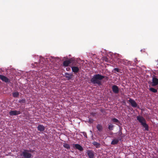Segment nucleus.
Instances as JSON below:
<instances>
[{"instance_id": "31", "label": "nucleus", "mask_w": 158, "mask_h": 158, "mask_svg": "<svg viewBox=\"0 0 158 158\" xmlns=\"http://www.w3.org/2000/svg\"><path fill=\"white\" fill-rule=\"evenodd\" d=\"M84 136H85L86 137H87V135H86V134H85L84 135Z\"/></svg>"}, {"instance_id": "22", "label": "nucleus", "mask_w": 158, "mask_h": 158, "mask_svg": "<svg viewBox=\"0 0 158 158\" xmlns=\"http://www.w3.org/2000/svg\"><path fill=\"white\" fill-rule=\"evenodd\" d=\"M113 127V125L112 124H110L108 126V129L110 130H112Z\"/></svg>"}, {"instance_id": "34", "label": "nucleus", "mask_w": 158, "mask_h": 158, "mask_svg": "<svg viewBox=\"0 0 158 158\" xmlns=\"http://www.w3.org/2000/svg\"><path fill=\"white\" fill-rule=\"evenodd\" d=\"M69 70V69H68V70L67 69V71H68L69 70Z\"/></svg>"}, {"instance_id": "7", "label": "nucleus", "mask_w": 158, "mask_h": 158, "mask_svg": "<svg viewBox=\"0 0 158 158\" xmlns=\"http://www.w3.org/2000/svg\"><path fill=\"white\" fill-rule=\"evenodd\" d=\"M0 79L6 83L10 82V80L6 77L2 75H0Z\"/></svg>"}, {"instance_id": "1", "label": "nucleus", "mask_w": 158, "mask_h": 158, "mask_svg": "<svg viewBox=\"0 0 158 158\" xmlns=\"http://www.w3.org/2000/svg\"><path fill=\"white\" fill-rule=\"evenodd\" d=\"M104 78L106 80H108V79L107 77L97 74L94 75L91 79L90 81L94 84H97L98 86H100L102 85L101 81Z\"/></svg>"}, {"instance_id": "27", "label": "nucleus", "mask_w": 158, "mask_h": 158, "mask_svg": "<svg viewBox=\"0 0 158 158\" xmlns=\"http://www.w3.org/2000/svg\"><path fill=\"white\" fill-rule=\"evenodd\" d=\"M94 122V120L92 119H89V122L90 123H92Z\"/></svg>"}, {"instance_id": "24", "label": "nucleus", "mask_w": 158, "mask_h": 158, "mask_svg": "<svg viewBox=\"0 0 158 158\" xmlns=\"http://www.w3.org/2000/svg\"><path fill=\"white\" fill-rule=\"evenodd\" d=\"M112 89H118V87L116 85H114L112 86Z\"/></svg>"}, {"instance_id": "14", "label": "nucleus", "mask_w": 158, "mask_h": 158, "mask_svg": "<svg viewBox=\"0 0 158 158\" xmlns=\"http://www.w3.org/2000/svg\"><path fill=\"white\" fill-rule=\"evenodd\" d=\"M72 71L75 73H77L79 71V68L76 66H73L71 67Z\"/></svg>"}, {"instance_id": "29", "label": "nucleus", "mask_w": 158, "mask_h": 158, "mask_svg": "<svg viewBox=\"0 0 158 158\" xmlns=\"http://www.w3.org/2000/svg\"><path fill=\"white\" fill-rule=\"evenodd\" d=\"M151 90V91H152V92H153L154 93H156L157 92V89H150Z\"/></svg>"}, {"instance_id": "8", "label": "nucleus", "mask_w": 158, "mask_h": 158, "mask_svg": "<svg viewBox=\"0 0 158 158\" xmlns=\"http://www.w3.org/2000/svg\"><path fill=\"white\" fill-rule=\"evenodd\" d=\"M21 113L20 111L11 110L9 112V114L11 116L16 115L20 114Z\"/></svg>"}, {"instance_id": "25", "label": "nucleus", "mask_w": 158, "mask_h": 158, "mask_svg": "<svg viewBox=\"0 0 158 158\" xmlns=\"http://www.w3.org/2000/svg\"><path fill=\"white\" fill-rule=\"evenodd\" d=\"M19 102L20 103H23L25 102V100L24 99H23L19 101Z\"/></svg>"}, {"instance_id": "3", "label": "nucleus", "mask_w": 158, "mask_h": 158, "mask_svg": "<svg viewBox=\"0 0 158 158\" xmlns=\"http://www.w3.org/2000/svg\"><path fill=\"white\" fill-rule=\"evenodd\" d=\"M45 59L42 58L40 60V62L39 63L37 62H35L33 64V66L34 67H36L39 69L40 68H42L44 67L45 65V63L44 62L45 60Z\"/></svg>"}, {"instance_id": "23", "label": "nucleus", "mask_w": 158, "mask_h": 158, "mask_svg": "<svg viewBox=\"0 0 158 158\" xmlns=\"http://www.w3.org/2000/svg\"><path fill=\"white\" fill-rule=\"evenodd\" d=\"M112 120L113 121V122L114 123H119V121L116 118H114L112 119Z\"/></svg>"}, {"instance_id": "16", "label": "nucleus", "mask_w": 158, "mask_h": 158, "mask_svg": "<svg viewBox=\"0 0 158 158\" xmlns=\"http://www.w3.org/2000/svg\"><path fill=\"white\" fill-rule=\"evenodd\" d=\"M118 139H115L112 140L111 143V144L113 145L117 144L118 143Z\"/></svg>"}, {"instance_id": "15", "label": "nucleus", "mask_w": 158, "mask_h": 158, "mask_svg": "<svg viewBox=\"0 0 158 158\" xmlns=\"http://www.w3.org/2000/svg\"><path fill=\"white\" fill-rule=\"evenodd\" d=\"M38 130L41 131H43L45 130V127L43 125H40L37 127Z\"/></svg>"}, {"instance_id": "17", "label": "nucleus", "mask_w": 158, "mask_h": 158, "mask_svg": "<svg viewBox=\"0 0 158 158\" xmlns=\"http://www.w3.org/2000/svg\"><path fill=\"white\" fill-rule=\"evenodd\" d=\"M97 128L98 130L100 132L102 131L103 128L102 126L101 125L99 124L97 125Z\"/></svg>"}, {"instance_id": "2", "label": "nucleus", "mask_w": 158, "mask_h": 158, "mask_svg": "<svg viewBox=\"0 0 158 158\" xmlns=\"http://www.w3.org/2000/svg\"><path fill=\"white\" fill-rule=\"evenodd\" d=\"M137 120L141 123L143 126L145 128L146 131L148 130V126L146 123V121L145 119L142 116H137Z\"/></svg>"}, {"instance_id": "28", "label": "nucleus", "mask_w": 158, "mask_h": 158, "mask_svg": "<svg viewBox=\"0 0 158 158\" xmlns=\"http://www.w3.org/2000/svg\"><path fill=\"white\" fill-rule=\"evenodd\" d=\"M114 70L116 71L117 72H119V69L118 68H115L114 69Z\"/></svg>"}, {"instance_id": "18", "label": "nucleus", "mask_w": 158, "mask_h": 158, "mask_svg": "<svg viewBox=\"0 0 158 158\" xmlns=\"http://www.w3.org/2000/svg\"><path fill=\"white\" fill-rule=\"evenodd\" d=\"M36 73V75H33V76H32V77L34 79V80L36 81L37 80L38 78L39 77V76H38L37 73H37L36 72H35L34 73Z\"/></svg>"}, {"instance_id": "9", "label": "nucleus", "mask_w": 158, "mask_h": 158, "mask_svg": "<svg viewBox=\"0 0 158 158\" xmlns=\"http://www.w3.org/2000/svg\"><path fill=\"white\" fill-rule=\"evenodd\" d=\"M129 102L131 104V106L133 107H136L137 106V104L136 102L133 99L130 98Z\"/></svg>"}, {"instance_id": "13", "label": "nucleus", "mask_w": 158, "mask_h": 158, "mask_svg": "<svg viewBox=\"0 0 158 158\" xmlns=\"http://www.w3.org/2000/svg\"><path fill=\"white\" fill-rule=\"evenodd\" d=\"M73 147L75 148L76 149H77L80 151H82L83 149L82 147L79 144H74Z\"/></svg>"}, {"instance_id": "10", "label": "nucleus", "mask_w": 158, "mask_h": 158, "mask_svg": "<svg viewBox=\"0 0 158 158\" xmlns=\"http://www.w3.org/2000/svg\"><path fill=\"white\" fill-rule=\"evenodd\" d=\"M87 153L89 158H94V154L93 152L91 150H88Z\"/></svg>"}, {"instance_id": "4", "label": "nucleus", "mask_w": 158, "mask_h": 158, "mask_svg": "<svg viewBox=\"0 0 158 158\" xmlns=\"http://www.w3.org/2000/svg\"><path fill=\"white\" fill-rule=\"evenodd\" d=\"M118 63H121L127 66L131 65V62L130 61L121 59H118Z\"/></svg>"}, {"instance_id": "26", "label": "nucleus", "mask_w": 158, "mask_h": 158, "mask_svg": "<svg viewBox=\"0 0 158 158\" xmlns=\"http://www.w3.org/2000/svg\"><path fill=\"white\" fill-rule=\"evenodd\" d=\"M119 89H113V92L115 93H117L118 92Z\"/></svg>"}, {"instance_id": "20", "label": "nucleus", "mask_w": 158, "mask_h": 158, "mask_svg": "<svg viewBox=\"0 0 158 158\" xmlns=\"http://www.w3.org/2000/svg\"><path fill=\"white\" fill-rule=\"evenodd\" d=\"M19 93L18 92H15L13 93V96L14 97H17L19 96Z\"/></svg>"}, {"instance_id": "5", "label": "nucleus", "mask_w": 158, "mask_h": 158, "mask_svg": "<svg viewBox=\"0 0 158 158\" xmlns=\"http://www.w3.org/2000/svg\"><path fill=\"white\" fill-rule=\"evenodd\" d=\"M21 155L26 158H30L31 156V154L27 150H25L22 152L21 154Z\"/></svg>"}, {"instance_id": "6", "label": "nucleus", "mask_w": 158, "mask_h": 158, "mask_svg": "<svg viewBox=\"0 0 158 158\" xmlns=\"http://www.w3.org/2000/svg\"><path fill=\"white\" fill-rule=\"evenodd\" d=\"M64 77H65L68 80H72L73 77V75L72 74L66 73H65V75L64 76Z\"/></svg>"}, {"instance_id": "11", "label": "nucleus", "mask_w": 158, "mask_h": 158, "mask_svg": "<svg viewBox=\"0 0 158 158\" xmlns=\"http://www.w3.org/2000/svg\"><path fill=\"white\" fill-rule=\"evenodd\" d=\"M152 85L156 86L158 84V79L156 78L153 77L152 78Z\"/></svg>"}, {"instance_id": "32", "label": "nucleus", "mask_w": 158, "mask_h": 158, "mask_svg": "<svg viewBox=\"0 0 158 158\" xmlns=\"http://www.w3.org/2000/svg\"><path fill=\"white\" fill-rule=\"evenodd\" d=\"M149 89H154L153 88H150Z\"/></svg>"}, {"instance_id": "12", "label": "nucleus", "mask_w": 158, "mask_h": 158, "mask_svg": "<svg viewBox=\"0 0 158 158\" xmlns=\"http://www.w3.org/2000/svg\"><path fill=\"white\" fill-rule=\"evenodd\" d=\"M72 63L71 60H69L64 61L63 62V65L65 67L68 66L69 64Z\"/></svg>"}, {"instance_id": "33", "label": "nucleus", "mask_w": 158, "mask_h": 158, "mask_svg": "<svg viewBox=\"0 0 158 158\" xmlns=\"http://www.w3.org/2000/svg\"><path fill=\"white\" fill-rule=\"evenodd\" d=\"M69 70V69H68V70L67 69V71H68L69 70Z\"/></svg>"}, {"instance_id": "21", "label": "nucleus", "mask_w": 158, "mask_h": 158, "mask_svg": "<svg viewBox=\"0 0 158 158\" xmlns=\"http://www.w3.org/2000/svg\"><path fill=\"white\" fill-rule=\"evenodd\" d=\"M63 146L65 148L69 149L70 148V146L69 144L67 143H64L63 144Z\"/></svg>"}, {"instance_id": "30", "label": "nucleus", "mask_w": 158, "mask_h": 158, "mask_svg": "<svg viewBox=\"0 0 158 158\" xmlns=\"http://www.w3.org/2000/svg\"><path fill=\"white\" fill-rule=\"evenodd\" d=\"M105 61L106 62H108V59L107 58H106L105 59Z\"/></svg>"}, {"instance_id": "19", "label": "nucleus", "mask_w": 158, "mask_h": 158, "mask_svg": "<svg viewBox=\"0 0 158 158\" xmlns=\"http://www.w3.org/2000/svg\"><path fill=\"white\" fill-rule=\"evenodd\" d=\"M93 144L96 147V148H99L100 147V144L96 142H94L93 143Z\"/></svg>"}]
</instances>
